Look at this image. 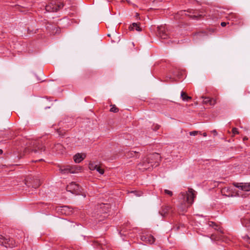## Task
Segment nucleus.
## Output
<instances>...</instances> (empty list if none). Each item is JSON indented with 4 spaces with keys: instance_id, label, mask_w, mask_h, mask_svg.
Segmentation results:
<instances>
[{
    "instance_id": "nucleus-6",
    "label": "nucleus",
    "mask_w": 250,
    "mask_h": 250,
    "mask_svg": "<svg viewBox=\"0 0 250 250\" xmlns=\"http://www.w3.org/2000/svg\"><path fill=\"white\" fill-rule=\"evenodd\" d=\"M66 190L73 194H80L81 192L80 186L75 182H71L66 187Z\"/></svg>"
},
{
    "instance_id": "nucleus-8",
    "label": "nucleus",
    "mask_w": 250,
    "mask_h": 250,
    "mask_svg": "<svg viewBox=\"0 0 250 250\" xmlns=\"http://www.w3.org/2000/svg\"><path fill=\"white\" fill-rule=\"evenodd\" d=\"M149 161H153V164H155L154 167L159 166L160 162L161 161V157L159 153H154L149 154L147 157Z\"/></svg>"
},
{
    "instance_id": "nucleus-3",
    "label": "nucleus",
    "mask_w": 250,
    "mask_h": 250,
    "mask_svg": "<svg viewBox=\"0 0 250 250\" xmlns=\"http://www.w3.org/2000/svg\"><path fill=\"white\" fill-rule=\"evenodd\" d=\"M63 3L59 0H52L45 7V10L49 12H57L63 7Z\"/></svg>"
},
{
    "instance_id": "nucleus-37",
    "label": "nucleus",
    "mask_w": 250,
    "mask_h": 250,
    "mask_svg": "<svg viewBox=\"0 0 250 250\" xmlns=\"http://www.w3.org/2000/svg\"><path fill=\"white\" fill-rule=\"evenodd\" d=\"M228 23H229V22L227 23V22H222L221 23V25L222 27H225V26H226V25H227V24H228Z\"/></svg>"
},
{
    "instance_id": "nucleus-17",
    "label": "nucleus",
    "mask_w": 250,
    "mask_h": 250,
    "mask_svg": "<svg viewBox=\"0 0 250 250\" xmlns=\"http://www.w3.org/2000/svg\"><path fill=\"white\" fill-rule=\"evenodd\" d=\"M129 30H133L135 29L137 31H142V28L140 26V24L137 23H133L129 27Z\"/></svg>"
},
{
    "instance_id": "nucleus-40",
    "label": "nucleus",
    "mask_w": 250,
    "mask_h": 250,
    "mask_svg": "<svg viewBox=\"0 0 250 250\" xmlns=\"http://www.w3.org/2000/svg\"><path fill=\"white\" fill-rule=\"evenodd\" d=\"M248 139V138L247 137H244L243 138V140L245 141V140H247Z\"/></svg>"
},
{
    "instance_id": "nucleus-44",
    "label": "nucleus",
    "mask_w": 250,
    "mask_h": 250,
    "mask_svg": "<svg viewBox=\"0 0 250 250\" xmlns=\"http://www.w3.org/2000/svg\"><path fill=\"white\" fill-rule=\"evenodd\" d=\"M201 15H199L198 16V17H201ZM194 17L195 18H197L198 17V16H194Z\"/></svg>"
},
{
    "instance_id": "nucleus-12",
    "label": "nucleus",
    "mask_w": 250,
    "mask_h": 250,
    "mask_svg": "<svg viewBox=\"0 0 250 250\" xmlns=\"http://www.w3.org/2000/svg\"><path fill=\"white\" fill-rule=\"evenodd\" d=\"M201 98L203 99V102L204 104L214 105L216 103V100L213 98H210L209 97L204 96H202Z\"/></svg>"
},
{
    "instance_id": "nucleus-29",
    "label": "nucleus",
    "mask_w": 250,
    "mask_h": 250,
    "mask_svg": "<svg viewBox=\"0 0 250 250\" xmlns=\"http://www.w3.org/2000/svg\"><path fill=\"white\" fill-rule=\"evenodd\" d=\"M110 111L111 112L116 113L119 111V109L115 105H113L112 106V107L110 108Z\"/></svg>"
},
{
    "instance_id": "nucleus-24",
    "label": "nucleus",
    "mask_w": 250,
    "mask_h": 250,
    "mask_svg": "<svg viewBox=\"0 0 250 250\" xmlns=\"http://www.w3.org/2000/svg\"><path fill=\"white\" fill-rule=\"evenodd\" d=\"M127 156L128 157H139V153L137 152L136 151H130L127 154Z\"/></svg>"
},
{
    "instance_id": "nucleus-21",
    "label": "nucleus",
    "mask_w": 250,
    "mask_h": 250,
    "mask_svg": "<svg viewBox=\"0 0 250 250\" xmlns=\"http://www.w3.org/2000/svg\"><path fill=\"white\" fill-rule=\"evenodd\" d=\"M229 20L237 22L238 18V16L235 14L231 13L229 14L228 17H227Z\"/></svg>"
},
{
    "instance_id": "nucleus-10",
    "label": "nucleus",
    "mask_w": 250,
    "mask_h": 250,
    "mask_svg": "<svg viewBox=\"0 0 250 250\" xmlns=\"http://www.w3.org/2000/svg\"><path fill=\"white\" fill-rule=\"evenodd\" d=\"M233 185L236 188L245 191H250V182L245 183H234Z\"/></svg>"
},
{
    "instance_id": "nucleus-22",
    "label": "nucleus",
    "mask_w": 250,
    "mask_h": 250,
    "mask_svg": "<svg viewBox=\"0 0 250 250\" xmlns=\"http://www.w3.org/2000/svg\"><path fill=\"white\" fill-rule=\"evenodd\" d=\"M98 165L96 162H90L89 164L88 167L91 170H94L97 168Z\"/></svg>"
},
{
    "instance_id": "nucleus-34",
    "label": "nucleus",
    "mask_w": 250,
    "mask_h": 250,
    "mask_svg": "<svg viewBox=\"0 0 250 250\" xmlns=\"http://www.w3.org/2000/svg\"><path fill=\"white\" fill-rule=\"evenodd\" d=\"M57 132L58 133L59 135H63L64 134V132L62 130H61V129H58L57 130Z\"/></svg>"
},
{
    "instance_id": "nucleus-4",
    "label": "nucleus",
    "mask_w": 250,
    "mask_h": 250,
    "mask_svg": "<svg viewBox=\"0 0 250 250\" xmlns=\"http://www.w3.org/2000/svg\"><path fill=\"white\" fill-rule=\"evenodd\" d=\"M154 165L155 164H153V162L149 161V160L146 157L144 158L141 162L138 164L137 168L143 171L153 167Z\"/></svg>"
},
{
    "instance_id": "nucleus-15",
    "label": "nucleus",
    "mask_w": 250,
    "mask_h": 250,
    "mask_svg": "<svg viewBox=\"0 0 250 250\" xmlns=\"http://www.w3.org/2000/svg\"><path fill=\"white\" fill-rule=\"evenodd\" d=\"M171 209V208L169 206H164L162 208L160 213L163 216H165Z\"/></svg>"
},
{
    "instance_id": "nucleus-1",
    "label": "nucleus",
    "mask_w": 250,
    "mask_h": 250,
    "mask_svg": "<svg viewBox=\"0 0 250 250\" xmlns=\"http://www.w3.org/2000/svg\"><path fill=\"white\" fill-rule=\"evenodd\" d=\"M195 197V191L192 188H188V191L181 192L179 198L184 202L185 205L182 204L179 207V211H186L187 208L193 204Z\"/></svg>"
},
{
    "instance_id": "nucleus-32",
    "label": "nucleus",
    "mask_w": 250,
    "mask_h": 250,
    "mask_svg": "<svg viewBox=\"0 0 250 250\" xmlns=\"http://www.w3.org/2000/svg\"><path fill=\"white\" fill-rule=\"evenodd\" d=\"M141 240L143 241H145L146 242H148L147 240V235H143L141 236Z\"/></svg>"
},
{
    "instance_id": "nucleus-47",
    "label": "nucleus",
    "mask_w": 250,
    "mask_h": 250,
    "mask_svg": "<svg viewBox=\"0 0 250 250\" xmlns=\"http://www.w3.org/2000/svg\"><path fill=\"white\" fill-rule=\"evenodd\" d=\"M108 37H110V34H108L107 35Z\"/></svg>"
},
{
    "instance_id": "nucleus-33",
    "label": "nucleus",
    "mask_w": 250,
    "mask_h": 250,
    "mask_svg": "<svg viewBox=\"0 0 250 250\" xmlns=\"http://www.w3.org/2000/svg\"><path fill=\"white\" fill-rule=\"evenodd\" d=\"M232 133L233 134V135L239 133L237 128H236L235 127H233L232 128Z\"/></svg>"
},
{
    "instance_id": "nucleus-27",
    "label": "nucleus",
    "mask_w": 250,
    "mask_h": 250,
    "mask_svg": "<svg viewBox=\"0 0 250 250\" xmlns=\"http://www.w3.org/2000/svg\"><path fill=\"white\" fill-rule=\"evenodd\" d=\"M95 170H96L101 174H103L104 172V169L103 168H102L100 166H99V165L97 167V168H96Z\"/></svg>"
},
{
    "instance_id": "nucleus-35",
    "label": "nucleus",
    "mask_w": 250,
    "mask_h": 250,
    "mask_svg": "<svg viewBox=\"0 0 250 250\" xmlns=\"http://www.w3.org/2000/svg\"><path fill=\"white\" fill-rule=\"evenodd\" d=\"M198 133V131H191L189 132V134L190 135H191V136H195V135H196Z\"/></svg>"
},
{
    "instance_id": "nucleus-18",
    "label": "nucleus",
    "mask_w": 250,
    "mask_h": 250,
    "mask_svg": "<svg viewBox=\"0 0 250 250\" xmlns=\"http://www.w3.org/2000/svg\"><path fill=\"white\" fill-rule=\"evenodd\" d=\"M210 239L212 240H214V241L223 240V234H221V233H220L219 234H213L211 235Z\"/></svg>"
},
{
    "instance_id": "nucleus-23",
    "label": "nucleus",
    "mask_w": 250,
    "mask_h": 250,
    "mask_svg": "<svg viewBox=\"0 0 250 250\" xmlns=\"http://www.w3.org/2000/svg\"><path fill=\"white\" fill-rule=\"evenodd\" d=\"M63 211H64V213H66V212L68 211V214H69L72 211V210H70V208L67 206H63L62 207V212H63Z\"/></svg>"
},
{
    "instance_id": "nucleus-42",
    "label": "nucleus",
    "mask_w": 250,
    "mask_h": 250,
    "mask_svg": "<svg viewBox=\"0 0 250 250\" xmlns=\"http://www.w3.org/2000/svg\"><path fill=\"white\" fill-rule=\"evenodd\" d=\"M202 34H203V33H199L197 34V35L200 36V35Z\"/></svg>"
},
{
    "instance_id": "nucleus-16",
    "label": "nucleus",
    "mask_w": 250,
    "mask_h": 250,
    "mask_svg": "<svg viewBox=\"0 0 250 250\" xmlns=\"http://www.w3.org/2000/svg\"><path fill=\"white\" fill-rule=\"evenodd\" d=\"M54 151H56L58 153H62L64 150L63 146L61 144H57L55 145L53 147Z\"/></svg>"
},
{
    "instance_id": "nucleus-2",
    "label": "nucleus",
    "mask_w": 250,
    "mask_h": 250,
    "mask_svg": "<svg viewBox=\"0 0 250 250\" xmlns=\"http://www.w3.org/2000/svg\"><path fill=\"white\" fill-rule=\"evenodd\" d=\"M0 245L6 248H13L17 246V243L12 238L0 234Z\"/></svg>"
},
{
    "instance_id": "nucleus-45",
    "label": "nucleus",
    "mask_w": 250,
    "mask_h": 250,
    "mask_svg": "<svg viewBox=\"0 0 250 250\" xmlns=\"http://www.w3.org/2000/svg\"><path fill=\"white\" fill-rule=\"evenodd\" d=\"M136 192V191H132L131 193H135Z\"/></svg>"
},
{
    "instance_id": "nucleus-43",
    "label": "nucleus",
    "mask_w": 250,
    "mask_h": 250,
    "mask_svg": "<svg viewBox=\"0 0 250 250\" xmlns=\"http://www.w3.org/2000/svg\"><path fill=\"white\" fill-rule=\"evenodd\" d=\"M3 152V151L2 149H0V155Z\"/></svg>"
},
{
    "instance_id": "nucleus-36",
    "label": "nucleus",
    "mask_w": 250,
    "mask_h": 250,
    "mask_svg": "<svg viewBox=\"0 0 250 250\" xmlns=\"http://www.w3.org/2000/svg\"><path fill=\"white\" fill-rule=\"evenodd\" d=\"M244 238L246 240L248 243L250 244V238H249L248 236H245L244 237Z\"/></svg>"
},
{
    "instance_id": "nucleus-39",
    "label": "nucleus",
    "mask_w": 250,
    "mask_h": 250,
    "mask_svg": "<svg viewBox=\"0 0 250 250\" xmlns=\"http://www.w3.org/2000/svg\"><path fill=\"white\" fill-rule=\"evenodd\" d=\"M211 132L214 134V135L216 136L217 135V132L216 130H213L211 131Z\"/></svg>"
},
{
    "instance_id": "nucleus-25",
    "label": "nucleus",
    "mask_w": 250,
    "mask_h": 250,
    "mask_svg": "<svg viewBox=\"0 0 250 250\" xmlns=\"http://www.w3.org/2000/svg\"><path fill=\"white\" fill-rule=\"evenodd\" d=\"M148 241V243H149V244H153L154 243L155 241V238L151 235H147V240Z\"/></svg>"
},
{
    "instance_id": "nucleus-11",
    "label": "nucleus",
    "mask_w": 250,
    "mask_h": 250,
    "mask_svg": "<svg viewBox=\"0 0 250 250\" xmlns=\"http://www.w3.org/2000/svg\"><path fill=\"white\" fill-rule=\"evenodd\" d=\"M60 172L62 174L74 173L76 172V169L72 167L67 166L66 167H61L59 169Z\"/></svg>"
},
{
    "instance_id": "nucleus-9",
    "label": "nucleus",
    "mask_w": 250,
    "mask_h": 250,
    "mask_svg": "<svg viewBox=\"0 0 250 250\" xmlns=\"http://www.w3.org/2000/svg\"><path fill=\"white\" fill-rule=\"evenodd\" d=\"M157 35L163 40H165L168 38V33L165 26H160L157 27Z\"/></svg>"
},
{
    "instance_id": "nucleus-14",
    "label": "nucleus",
    "mask_w": 250,
    "mask_h": 250,
    "mask_svg": "<svg viewBox=\"0 0 250 250\" xmlns=\"http://www.w3.org/2000/svg\"><path fill=\"white\" fill-rule=\"evenodd\" d=\"M100 213H106L109 211V205L107 204H101L99 206Z\"/></svg>"
},
{
    "instance_id": "nucleus-20",
    "label": "nucleus",
    "mask_w": 250,
    "mask_h": 250,
    "mask_svg": "<svg viewBox=\"0 0 250 250\" xmlns=\"http://www.w3.org/2000/svg\"><path fill=\"white\" fill-rule=\"evenodd\" d=\"M181 98L184 101H188L191 99L190 96H188L187 93L184 91H182L181 93Z\"/></svg>"
},
{
    "instance_id": "nucleus-19",
    "label": "nucleus",
    "mask_w": 250,
    "mask_h": 250,
    "mask_svg": "<svg viewBox=\"0 0 250 250\" xmlns=\"http://www.w3.org/2000/svg\"><path fill=\"white\" fill-rule=\"evenodd\" d=\"M241 222L243 226L250 229V218H244L241 219Z\"/></svg>"
},
{
    "instance_id": "nucleus-38",
    "label": "nucleus",
    "mask_w": 250,
    "mask_h": 250,
    "mask_svg": "<svg viewBox=\"0 0 250 250\" xmlns=\"http://www.w3.org/2000/svg\"><path fill=\"white\" fill-rule=\"evenodd\" d=\"M184 12H185V11H180V12H179L177 14V15L175 16V18H176V19H178V18H179L178 17V15H180V14H182V13H184Z\"/></svg>"
},
{
    "instance_id": "nucleus-41",
    "label": "nucleus",
    "mask_w": 250,
    "mask_h": 250,
    "mask_svg": "<svg viewBox=\"0 0 250 250\" xmlns=\"http://www.w3.org/2000/svg\"><path fill=\"white\" fill-rule=\"evenodd\" d=\"M203 136H204V137H206L207 135V133H206V132H205V133H204L203 134Z\"/></svg>"
},
{
    "instance_id": "nucleus-26",
    "label": "nucleus",
    "mask_w": 250,
    "mask_h": 250,
    "mask_svg": "<svg viewBox=\"0 0 250 250\" xmlns=\"http://www.w3.org/2000/svg\"><path fill=\"white\" fill-rule=\"evenodd\" d=\"M213 228L214 229L217 230L221 234H224V231L220 227H219L216 224V226L215 227H213Z\"/></svg>"
},
{
    "instance_id": "nucleus-7",
    "label": "nucleus",
    "mask_w": 250,
    "mask_h": 250,
    "mask_svg": "<svg viewBox=\"0 0 250 250\" xmlns=\"http://www.w3.org/2000/svg\"><path fill=\"white\" fill-rule=\"evenodd\" d=\"M29 147H33L32 151L37 152L38 150L44 151L45 148L39 141L33 140L30 142ZM31 149V148H30Z\"/></svg>"
},
{
    "instance_id": "nucleus-30",
    "label": "nucleus",
    "mask_w": 250,
    "mask_h": 250,
    "mask_svg": "<svg viewBox=\"0 0 250 250\" xmlns=\"http://www.w3.org/2000/svg\"><path fill=\"white\" fill-rule=\"evenodd\" d=\"M164 192L165 194H167L168 195H169L170 196H172L173 195V192L169 190L168 189H165Z\"/></svg>"
},
{
    "instance_id": "nucleus-28",
    "label": "nucleus",
    "mask_w": 250,
    "mask_h": 250,
    "mask_svg": "<svg viewBox=\"0 0 250 250\" xmlns=\"http://www.w3.org/2000/svg\"><path fill=\"white\" fill-rule=\"evenodd\" d=\"M60 28L58 27H55L52 31V33L53 34H59L60 32Z\"/></svg>"
},
{
    "instance_id": "nucleus-31",
    "label": "nucleus",
    "mask_w": 250,
    "mask_h": 250,
    "mask_svg": "<svg viewBox=\"0 0 250 250\" xmlns=\"http://www.w3.org/2000/svg\"><path fill=\"white\" fill-rule=\"evenodd\" d=\"M208 225L209 227L213 228V227H215L216 226V223L213 222L209 221V222H208Z\"/></svg>"
},
{
    "instance_id": "nucleus-5",
    "label": "nucleus",
    "mask_w": 250,
    "mask_h": 250,
    "mask_svg": "<svg viewBox=\"0 0 250 250\" xmlns=\"http://www.w3.org/2000/svg\"><path fill=\"white\" fill-rule=\"evenodd\" d=\"M24 184L28 187H31L35 188H38L41 184L38 179L31 177L25 179Z\"/></svg>"
},
{
    "instance_id": "nucleus-46",
    "label": "nucleus",
    "mask_w": 250,
    "mask_h": 250,
    "mask_svg": "<svg viewBox=\"0 0 250 250\" xmlns=\"http://www.w3.org/2000/svg\"><path fill=\"white\" fill-rule=\"evenodd\" d=\"M240 23H241V21H240L239 22L236 23V24H240Z\"/></svg>"
},
{
    "instance_id": "nucleus-13",
    "label": "nucleus",
    "mask_w": 250,
    "mask_h": 250,
    "mask_svg": "<svg viewBox=\"0 0 250 250\" xmlns=\"http://www.w3.org/2000/svg\"><path fill=\"white\" fill-rule=\"evenodd\" d=\"M86 157L84 153H77L73 157L74 161L76 163H79L82 162Z\"/></svg>"
}]
</instances>
